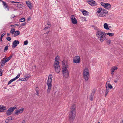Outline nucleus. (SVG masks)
<instances>
[{
  "label": "nucleus",
  "mask_w": 123,
  "mask_h": 123,
  "mask_svg": "<svg viewBox=\"0 0 123 123\" xmlns=\"http://www.w3.org/2000/svg\"><path fill=\"white\" fill-rule=\"evenodd\" d=\"M76 107L73 105L71 107L70 111L69 113V120L70 123H73L74 120L76 116Z\"/></svg>",
  "instance_id": "f257e3e1"
},
{
  "label": "nucleus",
  "mask_w": 123,
  "mask_h": 123,
  "mask_svg": "<svg viewBox=\"0 0 123 123\" xmlns=\"http://www.w3.org/2000/svg\"><path fill=\"white\" fill-rule=\"evenodd\" d=\"M96 34L97 37L100 38V40L101 42H103L105 40V37L106 36V33L101 31V30H99L96 32Z\"/></svg>",
  "instance_id": "f03ea898"
},
{
  "label": "nucleus",
  "mask_w": 123,
  "mask_h": 123,
  "mask_svg": "<svg viewBox=\"0 0 123 123\" xmlns=\"http://www.w3.org/2000/svg\"><path fill=\"white\" fill-rule=\"evenodd\" d=\"M52 77V76L51 74H49L47 82V84L48 86V88L47 90V92L48 93H50L52 87L51 82Z\"/></svg>",
  "instance_id": "7ed1b4c3"
},
{
  "label": "nucleus",
  "mask_w": 123,
  "mask_h": 123,
  "mask_svg": "<svg viewBox=\"0 0 123 123\" xmlns=\"http://www.w3.org/2000/svg\"><path fill=\"white\" fill-rule=\"evenodd\" d=\"M83 76L84 78L86 81H87L89 76L88 70L87 68H86L84 70Z\"/></svg>",
  "instance_id": "20e7f679"
},
{
  "label": "nucleus",
  "mask_w": 123,
  "mask_h": 123,
  "mask_svg": "<svg viewBox=\"0 0 123 123\" xmlns=\"http://www.w3.org/2000/svg\"><path fill=\"white\" fill-rule=\"evenodd\" d=\"M59 62H57L55 64H54V67L55 68V71L57 73H59L61 70V68L59 65Z\"/></svg>",
  "instance_id": "39448f33"
},
{
  "label": "nucleus",
  "mask_w": 123,
  "mask_h": 123,
  "mask_svg": "<svg viewBox=\"0 0 123 123\" xmlns=\"http://www.w3.org/2000/svg\"><path fill=\"white\" fill-rule=\"evenodd\" d=\"M62 71L63 76L66 78L68 77L69 76V74L68 70L67 69H62Z\"/></svg>",
  "instance_id": "423d86ee"
},
{
  "label": "nucleus",
  "mask_w": 123,
  "mask_h": 123,
  "mask_svg": "<svg viewBox=\"0 0 123 123\" xmlns=\"http://www.w3.org/2000/svg\"><path fill=\"white\" fill-rule=\"evenodd\" d=\"M73 62L75 63H79L80 62V57L79 56L74 57L73 59Z\"/></svg>",
  "instance_id": "0eeeda50"
},
{
  "label": "nucleus",
  "mask_w": 123,
  "mask_h": 123,
  "mask_svg": "<svg viewBox=\"0 0 123 123\" xmlns=\"http://www.w3.org/2000/svg\"><path fill=\"white\" fill-rule=\"evenodd\" d=\"M14 111L13 108H12V107L10 108L6 111V114L7 116H9L12 114V113Z\"/></svg>",
  "instance_id": "6e6552de"
},
{
  "label": "nucleus",
  "mask_w": 123,
  "mask_h": 123,
  "mask_svg": "<svg viewBox=\"0 0 123 123\" xmlns=\"http://www.w3.org/2000/svg\"><path fill=\"white\" fill-rule=\"evenodd\" d=\"M71 19L73 24H76L77 23V20L74 15H72L71 16Z\"/></svg>",
  "instance_id": "1a4fd4ad"
},
{
  "label": "nucleus",
  "mask_w": 123,
  "mask_h": 123,
  "mask_svg": "<svg viewBox=\"0 0 123 123\" xmlns=\"http://www.w3.org/2000/svg\"><path fill=\"white\" fill-rule=\"evenodd\" d=\"M24 108H23L17 110L15 112V115H18L19 114L22 113L24 111Z\"/></svg>",
  "instance_id": "9d476101"
},
{
  "label": "nucleus",
  "mask_w": 123,
  "mask_h": 123,
  "mask_svg": "<svg viewBox=\"0 0 123 123\" xmlns=\"http://www.w3.org/2000/svg\"><path fill=\"white\" fill-rule=\"evenodd\" d=\"M108 12L106 10H102L100 13L99 16L100 17H104L105 16V15L107 14Z\"/></svg>",
  "instance_id": "9b49d317"
},
{
  "label": "nucleus",
  "mask_w": 123,
  "mask_h": 123,
  "mask_svg": "<svg viewBox=\"0 0 123 123\" xmlns=\"http://www.w3.org/2000/svg\"><path fill=\"white\" fill-rule=\"evenodd\" d=\"M19 43V41L18 40H14L12 44V48L14 49L17 46V45Z\"/></svg>",
  "instance_id": "f8f14e48"
},
{
  "label": "nucleus",
  "mask_w": 123,
  "mask_h": 123,
  "mask_svg": "<svg viewBox=\"0 0 123 123\" xmlns=\"http://www.w3.org/2000/svg\"><path fill=\"white\" fill-rule=\"evenodd\" d=\"M87 2L88 4L92 6L97 5L96 2L93 0H88Z\"/></svg>",
  "instance_id": "ddd939ff"
},
{
  "label": "nucleus",
  "mask_w": 123,
  "mask_h": 123,
  "mask_svg": "<svg viewBox=\"0 0 123 123\" xmlns=\"http://www.w3.org/2000/svg\"><path fill=\"white\" fill-rule=\"evenodd\" d=\"M62 66L63 67L62 69H67V68H68V65L67 62L63 61H62Z\"/></svg>",
  "instance_id": "4468645a"
},
{
  "label": "nucleus",
  "mask_w": 123,
  "mask_h": 123,
  "mask_svg": "<svg viewBox=\"0 0 123 123\" xmlns=\"http://www.w3.org/2000/svg\"><path fill=\"white\" fill-rule=\"evenodd\" d=\"M104 7L107 9H109L111 8V6L110 4L106 3Z\"/></svg>",
  "instance_id": "2eb2a0df"
},
{
  "label": "nucleus",
  "mask_w": 123,
  "mask_h": 123,
  "mask_svg": "<svg viewBox=\"0 0 123 123\" xmlns=\"http://www.w3.org/2000/svg\"><path fill=\"white\" fill-rule=\"evenodd\" d=\"M6 108L5 106L2 105L1 107L0 110V111L1 112H4V110H6Z\"/></svg>",
  "instance_id": "dca6fc26"
},
{
  "label": "nucleus",
  "mask_w": 123,
  "mask_h": 123,
  "mask_svg": "<svg viewBox=\"0 0 123 123\" xmlns=\"http://www.w3.org/2000/svg\"><path fill=\"white\" fill-rule=\"evenodd\" d=\"M26 3L28 7H29L30 9H31V3L30 2L28 1H26Z\"/></svg>",
  "instance_id": "f3484780"
},
{
  "label": "nucleus",
  "mask_w": 123,
  "mask_h": 123,
  "mask_svg": "<svg viewBox=\"0 0 123 123\" xmlns=\"http://www.w3.org/2000/svg\"><path fill=\"white\" fill-rule=\"evenodd\" d=\"M20 32L19 31H15V33L14 35L13 36L15 37L19 35Z\"/></svg>",
  "instance_id": "a211bd4d"
},
{
  "label": "nucleus",
  "mask_w": 123,
  "mask_h": 123,
  "mask_svg": "<svg viewBox=\"0 0 123 123\" xmlns=\"http://www.w3.org/2000/svg\"><path fill=\"white\" fill-rule=\"evenodd\" d=\"M6 62H7L5 60L4 61L2 60L0 62L1 65L2 66H4Z\"/></svg>",
  "instance_id": "6ab92c4d"
},
{
  "label": "nucleus",
  "mask_w": 123,
  "mask_h": 123,
  "mask_svg": "<svg viewBox=\"0 0 123 123\" xmlns=\"http://www.w3.org/2000/svg\"><path fill=\"white\" fill-rule=\"evenodd\" d=\"M20 74H18L17 75V76L14 78L12 79L13 81L15 80L16 79H18L20 77Z\"/></svg>",
  "instance_id": "aec40b11"
},
{
  "label": "nucleus",
  "mask_w": 123,
  "mask_h": 123,
  "mask_svg": "<svg viewBox=\"0 0 123 123\" xmlns=\"http://www.w3.org/2000/svg\"><path fill=\"white\" fill-rule=\"evenodd\" d=\"M104 28L106 30L109 29V28L108 26V25L107 23H105L104 24Z\"/></svg>",
  "instance_id": "412c9836"
},
{
  "label": "nucleus",
  "mask_w": 123,
  "mask_h": 123,
  "mask_svg": "<svg viewBox=\"0 0 123 123\" xmlns=\"http://www.w3.org/2000/svg\"><path fill=\"white\" fill-rule=\"evenodd\" d=\"M59 60H60L59 58V57L58 56H56L55 57V61L54 62V64H55V63H56V62H59L58 61Z\"/></svg>",
  "instance_id": "4be33fe9"
},
{
  "label": "nucleus",
  "mask_w": 123,
  "mask_h": 123,
  "mask_svg": "<svg viewBox=\"0 0 123 123\" xmlns=\"http://www.w3.org/2000/svg\"><path fill=\"white\" fill-rule=\"evenodd\" d=\"M82 12L83 15H88V13H89L88 12H87L85 10L83 11Z\"/></svg>",
  "instance_id": "5701e85b"
},
{
  "label": "nucleus",
  "mask_w": 123,
  "mask_h": 123,
  "mask_svg": "<svg viewBox=\"0 0 123 123\" xmlns=\"http://www.w3.org/2000/svg\"><path fill=\"white\" fill-rule=\"evenodd\" d=\"M117 69V67H114L112 68L111 69V72H114V71L115 70H116Z\"/></svg>",
  "instance_id": "b1692460"
},
{
  "label": "nucleus",
  "mask_w": 123,
  "mask_h": 123,
  "mask_svg": "<svg viewBox=\"0 0 123 123\" xmlns=\"http://www.w3.org/2000/svg\"><path fill=\"white\" fill-rule=\"evenodd\" d=\"M39 88L38 87H37L36 88V93L35 94L37 96H38L39 95V90H38Z\"/></svg>",
  "instance_id": "393cba45"
},
{
  "label": "nucleus",
  "mask_w": 123,
  "mask_h": 123,
  "mask_svg": "<svg viewBox=\"0 0 123 123\" xmlns=\"http://www.w3.org/2000/svg\"><path fill=\"white\" fill-rule=\"evenodd\" d=\"M12 55H10L9 57H8L7 58H6L5 59V60L7 62L8 61H9V60H10V59L12 58Z\"/></svg>",
  "instance_id": "a878e982"
},
{
  "label": "nucleus",
  "mask_w": 123,
  "mask_h": 123,
  "mask_svg": "<svg viewBox=\"0 0 123 123\" xmlns=\"http://www.w3.org/2000/svg\"><path fill=\"white\" fill-rule=\"evenodd\" d=\"M93 94H91L89 99L91 101H92L93 100Z\"/></svg>",
  "instance_id": "bb28decb"
},
{
  "label": "nucleus",
  "mask_w": 123,
  "mask_h": 123,
  "mask_svg": "<svg viewBox=\"0 0 123 123\" xmlns=\"http://www.w3.org/2000/svg\"><path fill=\"white\" fill-rule=\"evenodd\" d=\"M15 29L14 28H12L10 31V33L12 34H13L15 32Z\"/></svg>",
  "instance_id": "cd10ccee"
},
{
  "label": "nucleus",
  "mask_w": 123,
  "mask_h": 123,
  "mask_svg": "<svg viewBox=\"0 0 123 123\" xmlns=\"http://www.w3.org/2000/svg\"><path fill=\"white\" fill-rule=\"evenodd\" d=\"M102 11V8H98V11L97 12V13H100Z\"/></svg>",
  "instance_id": "c85d7f7f"
},
{
  "label": "nucleus",
  "mask_w": 123,
  "mask_h": 123,
  "mask_svg": "<svg viewBox=\"0 0 123 123\" xmlns=\"http://www.w3.org/2000/svg\"><path fill=\"white\" fill-rule=\"evenodd\" d=\"M2 2L3 3V5L5 6L6 7H7L8 8V7L7 5V4H6V3L5 2L3 1H2Z\"/></svg>",
  "instance_id": "c756f323"
},
{
  "label": "nucleus",
  "mask_w": 123,
  "mask_h": 123,
  "mask_svg": "<svg viewBox=\"0 0 123 123\" xmlns=\"http://www.w3.org/2000/svg\"><path fill=\"white\" fill-rule=\"evenodd\" d=\"M107 86L108 87V88H109L110 89H112L113 87L111 85V84L109 83L107 84Z\"/></svg>",
  "instance_id": "7c9ffc66"
},
{
  "label": "nucleus",
  "mask_w": 123,
  "mask_h": 123,
  "mask_svg": "<svg viewBox=\"0 0 123 123\" xmlns=\"http://www.w3.org/2000/svg\"><path fill=\"white\" fill-rule=\"evenodd\" d=\"M23 6L19 4H18L17 5V7L19 8H22Z\"/></svg>",
  "instance_id": "2f4dec72"
},
{
  "label": "nucleus",
  "mask_w": 123,
  "mask_h": 123,
  "mask_svg": "<svg viewBox=\"0 0 123 123\" xmlns=\"http://www.w3.org/2000/svg\"><path fill=\"white\" fill-rule=\"evenodd\" d=\"M107 35L110 37H111L114 35V33H110L108 32L107 33Z\"/></svg>",
  "instance_id": "473e14b6"
},
{
  "label": "nucleus",
  "mask_w": 123,
  "mask_h": 123,
  "mask_svg": "<svg viewBox=\"0 0 123 123\" xmlns=\"http://www.w3.org/2000/svg\"><path fill=\"white\" fill-rule=\"evenodd\" d=\"M25 19L24 18H22L19 20V21L20 22H22L25 21Z\"/></svg>",
  "instance_id": "72a5a7b5"
},
{
  "label": "nucleus",
  "mask_w": 123,
  "mask_h": 123,
  "mask_svg": "<svg viewBox=\"0 0 123 123\" xmlns=\"http://www.w3.org/2000/svg\"><path fill=\"white\" fill-rule=\"evenodd\" d=\"M92 27H93L97 31L99 30L98 28L97 27H96L94 25H92Z\"/></svg>",
  "instance_id": "f704fd0d"
},
{
  "label": "nucleus",
  "mask_w": 123,
  "mask_h": 123,
  "mask_svg": "<svg viewBox=\"0 0 123 123\" xmlns=\"http://www.w3.org/2000/svg\"><path fill=\"white\" fill-rule=\"evenodd\" d=\"M51 27V25H48V26L45 27L44 29V30H46L48 29L49 28Z\"/></svg>",
  "instance_id": "c9c22d12"
},
{
  "label": "nucleus",
  "mask_w": 123,
  "mask_h": 123,
  "mask_svg": "<svg viewBox=\"0 0 123 123\" xmlns=\"http://www.w3.org/2000/svg\"><path fill=\"white\" fill-rule=\"evenodd\" d=\"M8 46H6V47H5L4 51L5 52L8 49Z\"/></svg>",
  "instance_id": "e433bc0d"
},
{
  "label": "nucleus",
  "mask_w": 123,
  "mask_h": 123,
  "mask_svg": "<svg viewBox=\"0 0 123 123\" xmlns=\"http://www.w3.org/2000/svg\"><path fill=\"white\" fill-rule=\"evenodd\" d=\"M28 43V42L27 40H26L24 41V44L25 45H26Z\"/></svg>",
  "instance_id": "4c0bfd02"
},
{
  "label": "nucleus",
  "mask_w": 123,
  "mask_h": 123,
  "mask_svg": "<svg viewBox=\"0 0 123 123\" xmlns=\"http://www.w3.org/2000/svg\"><path fill=\"white\" fill-rule=\"evenodd\" d=\"M26 23H22L19 26V27H21V26H24L25 25Z\"/></svg>",
  "instance_id": "58836bf2"
},
{
  "label": "nucleus",
  "mask_w": 123,
  "mask_h": 123,
  "mask_svg": "<svg viewBox=\"0 0 123 123\" xmlns=\"http://www.w3.org/2000/svg\"><path fill=\"white\" fill-rule=\"evenodd\" d=\"M111 42V40H110L106 41V43L108 45H109L110 44Z\"/></svg>",
  "instance_id": "ea45409f"
},
{
  "label": "nucleus",
  "mask_w": 123,
  "mask_h": 123,
  "mask_svg": "<svg viewBox=\"0 0 123 123\" xmlns=\"http://www.w3.org/2000/svg\"><path fill=\"white\" fill-rule=\"evenodd\" d=\"M6 39L8 41H9L11 40V38L10 37H7Z\"/></svg>",
  "instance_id": "a19ab883"
},
{
  "label": "nucleus",
  "mask_w": 123,
  "mask_h": 123,
  "mask_svg": "<svg viewBox=\"0 0 123 123\" xmlns=\"http://www.w3.org/2000/svg\"><path fill=\"white\" fill-rule=\"evenodd\" d=\"M106 3H104L103 2H101V5L103 6L104 7V6H105V5Z\"/></svg>",
  "instance_id": "79ce46f5"
},
{
  "label": "nucleus",
  "mask_w": 123,
  "mask_h": 123,
  "mask_svg": "<svg viewBox=\"0 0 123 123\" xmlns=\"http://www.w3.org/2000/svg\"><path fill=\"white\" fill-rule=\"evenodd\" d=\"M95 89H93L92 92L91 93V94L92 95V94H93V95H94L95 94Z\"/></svg>",
  "instance_id": "37998d69"
},
{
  "label": "nucleus",
  "mask_w": 123,
  "mask_h": 123,
  "mask_svg": "<svg viewBox=\"0 0 123 123\" xmlns=\"http://www.w3.org/2000/svg\"><path fill=\"white\" fill-rule=\"evenodd\" d=\"M13 81L11 79L8 82V85H9Z\"/></svg>",
  "instance_id": "c03bdc74"
},
{
  "label": "nucleus",
  "mask_w": 123,
  "mask_h": 123,
  "mask_svg": "<svg viewBox=\"0 0 123 123\" xmlns=\"http://www.w3.org/2000/svg\"><path fill=\"white\" fill-rule=\"evenodd\" d=\"M15 17V16L14 14H12L11 15V18H13Z\"/></svg>",
  "instance_id": "a18cd8bd"
},
{
  "label": "nucleus",
  "mask_w": 123,
  "mask_h": 123,
  "mask_svg": "<svg viewBox=\"0 0 123 123\" xmlns=\"http://www.w3.org/2000/svg\"><path fill=\"white\" fill-rule=\"evenodd\" d=\"M106 91L105 93L108 94V92H109V89H107V86H106Z\"/></svg>",
  "instance_id": "49530a36"
},
{
  "label": "nucleus",
  "mask_w": 123,
  "mask_h": 123,
  "mask_svg": "<svg viewBox=\"0 0 123 123\" xmlns=\"http://www.w3.org/2000/svg\"><path fill=\"white\" fill-rule=\"evenodd\" d=\"M11 2V3H19V2H15V1H10Z\"/></svg>",
  "instance_id": "de8ad7c7"
},
{
  "label": "nucleus",
  "mask_w": 123,
  "mask_h": 123,
  "mask_svg": "<svg viewBox=\"0 0 123 123\" xmlns=\"http://www.w3.org/2000/svg\"><path fill=\"white\" fill-rule=\"evenodd\" d=\"M31 76L30 75H26V77L28 79Z\"/></svg>",
  "instance_id": "09e8293b"
},
{
  "label": "nucleus",
  "mask_w": 123,
  "mask_h": 123,
  "mask_svg": "<svg viewBox=\"0 0 123 123\" xmlns=\"http://www.w3.org/2000/svg\"><path fill=\"white\" fill-rule=\"evenodd\" d=\"M116 77H117V80H115L114 81V82L115 83H116L117 82V81L118 80V78L117 76H116Z\"/></svg>",
  "instance_id": "8fccbe9b"
},
{
  "label": "nucleus",
  "mask_w": 123,
  "mask_h": 123,
  "mask_svg": "<svg viewBox=\"0 0 123 123\" xmlns=\"http://www.w3.org/2000/svg\"><path fill=\"white\" fill-rule=\"evenodd\" d=\"M23 79L24 81H26L28 80V79L26 77H25L24 79Z\"/></svg>",
  "instance_id": "3c124183"
},
{
  "label": "nucleus",
  "mask_w": 123,
  "mask_h": 123,
  "mask_svg": "<svg viewBox=\"0 0 123 123\" xmlns=\"http://www.w3.org/2000/svg\"><path fill=\"white\" fill-rule=\"evenodd\" d=\"M10 26L12 28H13V27H16V26H15V24L14 25H10Z\"/></svg>",
  "instance_id": "603ef678"
},
{
  "label": "nucleus",
  "mask_w": 123,
  "mask_h": 123,
  "mask_svg": "<svg viewBox=\"0 0 123 123\" xmlns=\"http://www.w3.org/2000/svg\"><path fill=\"white\" fill-rule=\"evenodd\" d=\"M6 34V33H3V34H2L1 35V37H3Z\"/></svg>",
  "instance_id": "864d4df0"
},
{
  "label": "nucleus",
  "mask_w": 123,
  "mask_h": 123,
  "mask_svg": "<svg viewBox=\"0 0 123 123\" xmlns=\"http://www.w3.org/2000/svg\"><path fill=\"white\" fill-rule=\"evenodd\" d=\"M23 78L21 79L20 78H19V79L18 80V81L22 80V81H24V80H23Z\"/></svg>",
  "instance_id": "5fc2aeb1"
},
{
  "label": "nucleus",
  "mask_w": 123,
  "mask_h": 123,
  "mask_svg": "<svg viewBox=\"0 0 123 123\" xmlns=\"http://www.w3.org/2000/svg\"><path fill=\"white\" fill-rule=\"evenodd\" d=\"M47 24L48 25H50V23L49 22H48L47 23Z\"/></svg>",
  "instance_id": "6e6d98bb"
},
{
  "label": "nucleus",
  "mask_w": 123,
  "mask_h": 123,
  "mask_svg": "<svg viewBox=\"0 0 123 123\" xmlns=\"http://www.w3.org/2000/svg\"><path fill=\"white\" fill-rule=\"evenodd\" d=\"M11 107L12 108H13V109H14V110L15 109H17V107Z\"/></svg>",
  "instance_id": "4d7b16f0"
},
{
  "label": "nucleus",
  "mask_w": 123,
  "mask_h": 123,
  "mask_svg": "<svg viewBox=\"0 0 123 123\" xmlns=\"http://www.w3.org/2000/svg\"><path fill=\"white\" fill-rule=\"evenodd\" d=\"M10 35V33H7V36H9Z\"/></svg>",
  "instance_id": "13d9d810"
},
{
  "label": "nucleus",
  "mask_w": 123,
  "mask_h": 123,
  "mask_svg": "<svg viewBox=\"0 0 123 123\" xmlns=\"http://www.w3.org/2000/svg\"><path fill=\"white\" fill-rule=\"evenodd\" d=\"M25 120H23L22 121V123H25Z\"/></svg>",
  "instance_id": "bf43d9fd"
},
{
  "label": "nucleus",
  "mask_w": 123,
  "mask_h": 123,
  "mask_svg": "<svg viewBox=\"0 0 123 123\" xmlns=\"http://www.w3.org/2000/svg\"><path fill=\"white\" fill-rule=\"evenodd\" d=\"M2 72H1V73H0V76H2Z\"/></svg>",
  "instance_id": "052dcab7"
},
{
  "label": "nucleus",
  "mask_w": 123,
  "mask_h": 123,
  "mask_svg": "<svg viewBox=\"0 0 123 123\" xmlns=\"http://www.w3.org/2000/svg\"><path fill=\"white\" fill-rule=\"evenodd\" d=\"M15 26L17 25V26H19V24H15Z\"/></svg>",
  "instance_id": "680f3d73"
},
{
  "label": "nucleus",
  "mask_w": 123,
  "mask_h": 123,
  "mask_svg": "<svg viewBox=\"0 0 123 123\" xmlns=\"http://www.w3.org/2000/svg\"><path fill=\"white\" fill-rule=\"evenodd\" d=\"M49 31H50V30H49V31H48V32H46V34H48V33L49 32Z\"/></svg>",
  "instance_id": "e2e57ef3"
},
{
  "label": "nucleus",
  "mask_w": 123,
  "mask_h": 123,
  "mask_svg": "<svg viewBox=\"0 0 123 123\" xmlns=\"http://www.w3.org/2000/svg\"><path fill=\"white\" fill-rule=\"evenodd\" d=\"M2 69L1 68H0V73L1 72Z\"/></svg>",
  "instance_id": "0e129e2a"
},
{
  "label": "nucleus",
  "mask_w": 123,
  "mask_h": 123,
  "mask_svg": "<svg viewBox=\"0 0 123 123\" xmlns=\"http://www.w3.org/2000/svg\"><path fill=\"white\" fill-rule=\"evenodd\" d=\"M3 37H1H1H0V39H2V38Z\"/></svg>",
  "instance_id": "69168bd1"
},
{
  "label": "nucleus",
  "mask_w": 123,
  "mask_h": 123,
  "mask_svg": "<svg viewBox=\"0 0 123 123\" xmlns=\"http://www.w3.org/2000/svg\"><path fill=\"white\" fill-rule=\"evenodd\" d=\"M107 93H105V96L106 97L107 94Z\"/></svg>",
  "instance_id": "338daca9"
},
{
  "label": "nucleus",
  "mask_w": 123,
  "mask_h": 123,
  "mask_svg": "<svg viewBox=\"0 0 123 123\" xmlns=\"http://www.w3.org/2000/svg\"><path fill=\"white\" fill-rule=\"evenodd\" d=\"M112 72V73H111V74H114V72H112H112Z\"/></svg>",
  "instance_id": "774afa93"
}]
</instances>
